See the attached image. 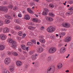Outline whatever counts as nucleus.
Masks as SVG:
<instances>
[{
    "mask_svg": "<svg viewBox=\"0 0 73 73\" xmlns=\"http://www.w3.org/2000/svg\"><path fill=\"white\" fill-rule=\"evenodd\" d=\"M54 66H52L49 67L47 70V73H54L55 70Z\"/></svg>",
    "mask_w": 73,
    "mask_h": 73,
    "instance_id": "1",
    "label": "nucleus"
},
{
    "mask_svg": "<svg viewBox=\"0 0 73 73\" xmlns=\"http://www.w3.org/2000/svg\"><path fill=\"white\" fill-rule=\"evenodd\" d=\"M55 30H56L55 28L53 27H50L48 28L47 31L49 33H52V32H54L55 31Z\"/></svg>",
    "mask_w": 73,
    "mask_h": 73,
    "instance_id": "2",
    "label": "nucleus"
},
{
    "mask_svg": "<svg viewBox=\"0 0 73 73\" xmlns=\"http://www.w3.org/2000/svg\"><path fill=\"white\" fill-rule=\"evenodd\" d=\"M11 62V60L9 58H6L4 60V63L6 65H8Z\"/></svg>",
    "mask_w": 73,
    "mask_h": 73,
    "instance_id": "3",
    "label": "nucleus"
},
{
    "mask_svg": "<svg viewBox=\"0 0 73 73\" xmlns=\"http://www.w3.org/2000/svg\"><path fill=\"white\" fill-rule=\"evenodd\" d=\"M44 38V36L42 35L39 36V41L41 43H43L45 42V40L44 39H43Z\"/></svg>",
    "mask_w": 73,
    "mask_h": 73,
    "instance_id": "4",
    "label": "nucleus"
},
{
    "mask_svg": "<svg viewBox=\"0 0 73 73\" xmlns=\"http://www.w3.org/2000/svg\"><path fill=\"white\" fill-rule=\"evenodd\" d=\"M10 46H12V48H13L14 49H16V46H17V43H16V42L15 41H13L12 43V44H10Z\"/></svg>",
    "mask_w": 73,
    "mask_h": 73,
    "instance_id": "5",
    "label": "nucleus"
},
{
    "mask_svg": "<svg viewBox=\"0 0 73 73\" xmlns=\"http://www.w3.org/2000/svg\"><path fill=\"white\" fill-rule=\"evenodd\" d=\"M71 37L68 36L64 39V42H70L71 41Z\"/></svg>",
    "mask_w": 73,
    "mask_h": 73,
    "instance_id": "6",
    "label": "nucleus"
},
{
    "mask_svg": "<svg viewBox=\"0 0 73 73\" xmlns=\"http://www.w3.org/2000/svg\"><path fill=\"white\" fill-rule=\"evenodd\" d=\"M56 51V48L55 47H52L49 50V52L50 53H54Z\"/></svg>",
    "mask_w": 73,
    "mask_h": 73,
    "instance_id": "7",
    "label": "nucleus"
},
{
    "mask_svg": "<svg viewBox=\"0 0 73 73\" xmlns=\"http://www.w3.org/2000/svg\"><path fill=\"white\" fill-rule=\"evenodd\" d=\"M36 50L38 53H41L43 51V48L41 46H39L37 49Z\"/></svg>",
    "mask_w": 73,
    "mask_h": 73,
    "instance_id": "8",
    "label": "nucleus"
},
{
    "mask_svg": "<svg viewBox=\"0 0 73 73\" xmlns=\"http://www.w3.org/2000/svg\"><path fill=\"white\" fill-rule=\"evenodd\" d=\"M3 32L4 33H8V32H9V29L7 27H5L3 29Z\"/></svg>",
    "mask_w": 73,
    "mask_h": 73,
    "instance_id": "9",
    "label": "nucleus"
},
{
    "mask_svg": "<svg viewBox=\"0 0 73 73\" xmlns=\"http://www.w3.org/2000/svg\"><path fill=\"white\" fill-rule=\"evenodd\" d=\"M66 51V48L65 47H62L60 49V52L61 53H64Z\"/></svg>",
    "mask_w": 73,
    "mask_h": 73,
    "instance_id": "10",
    "label": "nucleus"
},
{
    "mask_svg": "<svg viewBox=\"0 0 73 73\" xmlns=\"http://www.w3.org/2000/svg\"><path fill=\"white\" fill-rule=\"evenodd\" d=\"M16 64L18 66H20L22 65L23 63L20 61H17L16 62Z\"/></svg>",
    "mask_w": 73,
    "mask_h": 73,
    "instance_id": "11",
    "label": "nucleus"
},
{
    "mask_svg": "<svg viewBox=\"0 0 73 73\" xmlns=\"http://www.w3.org/2000/svg\"><path fill=\"white\" fill-rule=\"evenodd\" d=\"M0 38L1 40H5L7 38V36L5 35H2L0 36Z\"/></svg>",
    "mask_w": 73,
    "mask_h": 73,
    "instance_id": "12",
    "label": "nucleus"
},
{
    "mask_svg": "<svg viewBox=\"0 0 73 73\" xmlns=\"http://www.w3.org/2000/svg\"><path fill=\"white\" fill-rule=\"evenodd\" d=\"M63 25L64 27H66V28H68L70 27V25L68 23H65V24H63Z\"/></svg>",
    "mask_w": 73,
    "mask_h": 73,
    "instance_id": "13",
    "label": "nucleus"
},
{
    "mask_svg": "<svg viewBox=\"0 0 73 73\" xmlns=\"http://www.w3.org/2000/svg\"><path fill=\"white\" fill-rule=\"evenodd\" d=\"M10 72H12L15 69V68L12 66H11L9 67Z\"/></svg>",
    "mask_w": 73,
    "mask_h": 73,
    "instance_id": "14",
    "label": "nucleus"
},
{
    "mask_svg": "<svg viewBox=\"0 0 73 73\" xmlns=\"http://www.w3.org/2000/svg\"><path fill=\"white\" fill-rule=\"evenodd\" d=\"M38 55L37 54H35L34 55H33L31 57V59L33 60H35L36 58V57Z\"/></svg>",
    "mask_w": 73,
    "mask_h": 73,
    "instance_id": "15",
    "label": "nucleus"
},
{
    "mask_svg": "<svg viewBox=\"0 0 73 73\" xmlns=\"http://www.w3.org/2000/svg\"><path fill=\"white\" fill-rule=\"evenodd\" d=\"M46 20L48 21H52L53 19L51 17H48L46 18Z\"/></svg>",
    "mask_w": 73,
    "mask_h": 73,
    "instance_id": "16",
    "label": "nucleus"
},
{
    "mask_svg": "<svg viewBox=\"0 0 73 73\" xmlns=\"http://www.w3.org/2000/svg\"><path fill=\"white\" fill-rule=\"evenodd\" d=\"M5 48V46L3 44L0 45V50H3Z\"/></svg>",
    "mask_w": 73,
    "mask_h": 73,
    "instance_id": "17",
    "label": "nucleus"
},
{
    "mask_svg": "<svg viewBox=\"0 0 73 73\" xmlns=\"http://www.w3.org/2000/svg\"><path fill=\"white\" fill-rule=\"evenodd\" d=\"M62 64L61 63H60L59 64H58L57 66V68L58 69H61L62 67Z\"/></svg>",
    "mask_w": 73,
    "mask_h": 73,
    "instance_id": "18",
    "label": "nucleus"
},
{
    "mask_svg": "<svg viewBox=\"0 0 73 73\" xmlns=\"http://www.w3.org/2000/svg\"><path fill=\"white\" fill-rule=\"evenodd\" d=\"M59 35L60 36H62V37L64 36H65V35H66V33L64 32H62L59 33Z\"/></svg>",
    "mask_w": 73,
    "mask_h": 73,
    "instance_id": "19",
    "label": "nucleus"
},
{
    "mask_svg": "<svg viewBox=\"0 0 73 73\" xmlns=\"http://www.w3.org/2000/svg\"><path fill=\"white\" fill-rule=\"evenodd\" d=\"M15 22L16 23H17L18 24H19L21 22V20L20 19H16L15 20Z\"/></svg>",
    "mask_w": 73,
    "mask_h": 73,
    "instance_id": "20",
    "label": "nucleus"
},
{
    "mask_svg": "<svg viewBox=\"0 0 73 73\" xmlns=\"http://www.w3.org/2000/svg\"><path fill=\"white\" fill-rule=\"evenodd\" d=\"M25 19H27V20H29L30 19V17L28 15H26L25 16Z\"/></svg>",
    "mask_w": 73,
    "mask_h": 73,
    "instance_id": "21",
    "label": "nucleus"
},
{
    "mask_svg": "<svg viewBox=\"0 0 73 73\" xmlns=\"http://www.w3.org/2000/svg\"><path fill=\"white\" fill-rule=\"evenodd\" d=\"M32 21L33 22H35V23H37L38 21V20L37 19L33 18L32 19Z\"/></svg>",
    "mask_w": 73,
    "mask_h": 73,
    "instance_id": "22",
    "label": "nucleus"
},
{
    "mask_svg": "<svg viewBox=\"0 0 73 73\" xmlns=\"http://www.w3.org/2000/svg\"><path fill=\"white\" fill-rule=\"evenodd\" d=\"M9 43H10V45H11L12 44V42H13V40H12V39L9 38Z\"/></svg>",
    "mask_w": 73,
    "mask_h": 73,
    "instance_id": "23",
    "label": "nucleus"
},
{
    "mask_svg": "<svg viewBox=\"0 0 73 73\" xmlns=\"http://www.w3.org/2000/svg\"><path fill=\"white\" fill-rule=\"evenodd\" d=\"M47 61L50 62V61H52V57L50 56H49L48 57Z\"/></svg>",
    "mask_w": 73,
    "mask_h": 73,
    "instance_id": "24",
    "label": "nucleus"
},
{
    "mask_svg": "<svg viewBox=\"0 0 73 73\" xmlns=\"http://www.w3.org/2000/svg\"><path fill=\"white\" fill-rule=\"evenodd\" d=\"M3 11H5V12H7L8 11V9L6 7H3Z\"/></svg>",
    "mask_w": 73,
    "mask_h": 73,
    "instance_id": "25",
    "label": "nucleus"
},
{
    "mask_svg": "<svg viewBox=\"0 0 73 73\" xmlns=\"http://www.w3.org/2000/svg\"><path fill=\"white\" fill-rule=\"evenodd\" d=\"M18 35L20 36H23V32H22L21 31H20L18 32Z\"/></svg>",
    "mask_w": 73,
    "mask_h": 73,
    "instance_id": "26",
    "label": "nucleus"
},
{
    "mask_svg": "<svg viewBox=\"0 0 73 73\" xmlns=\"http://www.w3.org/2000/svg\"><path fill=\"white\" fill-rule=\"evenodd\" d=\"M42 15H43V16H46L48 15V13L44 11H43L42 13Z\"/></svg>",
    "mask_w": 73,
    "mask_h": 73,
    "instance_id": "27",
    "label": "nucleus"
},
{
    "mask_svg": "<svg viewBox=\"0 0 73 73\" xmlns=\"http://www.w3.org/2000/svg\"><path fill=\"white\" fill-rule=\"evenodd\" d=\"M29 29H30V30H34V29H35V28L32 26H29Z\"/></svg>",
    "mask_w": 73,
    "mask_h": 73,
    "instance_id": "28",
    "label": "nucleus"
},
{
    "mask_svg": "<svg viewBox=\"0 0 73 73\" xmlns=\"http://www.w3.org/2000/svg\"><path fill=\"white\" fill-rule=\"evenodd\" d=\"M49 15L50 16H51V17H54V14L51 13H49Z\"/></svg>",
    "mask_w": 73,
    "mask_h": 73,
    "instance_id": "29",
    "label": "nucleus"
},
{
    "mask_svg": "<svg viewBox=\"0 0 73 73\" xmlns=\"http://www.w3.org/2000/svg\"><path fill=\"white\" fill-rule=\"evenodd\" d=\"M27 11L29 12V13H33V11H32V10H31L30 9H28Z\"/></svg>",
    "mask_w": 73,
    "mask_h": 73,
    "instance_id": "30",
    "label": "nucleus"
},
{
    "mask_svg": "<svg viewBox=\"0 0 73 73\" xmlns=\"http://www.w3.org/2000/svg\"><path fill=\"white\" fill-rule=\"evenodd\" d=\"M5 16L7 19H10L11 18V17L10 16L7 15H6Z\"/></svg>",
    "mask_w": 73,
    "mask_h": 73,
    "instance_id": "31",
    "label": "nucleus"
},
{
    "mask_svg": "<svg viewBox=\"0 0 73 73\" xmlns=\"http://www.w3.org/2000/svg\"><path fill=\"white\" fill-rule=\"evenodd\" d=\"M21 47L23 49V50H25L26 48H25V46L24 45H22Z\"/></svg>",
    "mask_w": 73,
    "mask_h": 73,
    "instance_id": "32",
    "label": "nucleus"
},
{
    "mask_svg": "<svg viewBox=\"0 0 73 73\" xmlns=\"http://www.w3.org/2000/svg\"><path fill=\"white\" fill-rule=\"evenodd\" d=\"M13 56H17L18 55V54L17 53V52H14L13 53Z\"/></svg>",
    "mask_w": 73,
    "mask_h": 73,
    "instance_id": "33",
    "label": "nucleus"
},
{
    "mask_svg": "<svg viewBox=\"0 0 73 73\" xmlns=\"http://www.w3.org/2000/svg\"><path fill=\"white\" fill-rule=\"evenodd\" d=\"M5 22L7 24H9L10 23V21L7 19H5Z\"/></svg>",
    "mask_w": 73,
    "mask_h": 73,
    "instance_id": "34",
    "label": "nucleus"
},
{
    "mask_svg": "<svg viewBox=\"0 0 73 73\" xmlns=\"http://www.w3.org/2000/svg\"><path fill=\"white\" fill-rule=\"evenodd\" d=\"M49 7L50 8H54V5L53 4H50L49 5Z\"/></svg>",
    "mask_w": 73,
    "mask_h": 73,
    "instance_id": "35",
    "label": "nucleus"
},
{
    "mask_svg": "<svg viewBox=\"0 0 73 73\" xmlns=\"http://www.w3.org/2000/svg\"><path fill=\"white\" fill-rule=\"evenodd\" d=\"M15 29H16L17 30H20V29H21V28L20 27L17 26L15 27Z\"/></svg>",
    "mask_w": 73,
    "mask_h": 73,
    "instance_id": "36",
    "label": "nucleus"
},
{
    "mask_svg": "<svg viewBox=\"0 0 73 73\" xmlns=\"http://www.w3.org/2000/svg\"><path fill=\"white\" fill-rule=\"evenodd\" d=\"M31 41L34 44L36 43V40L35 39H32L31 40Z\"/></svg>",
    "mask_w": 73,
    "mask_h": 73,
    "instance_id": "37",
    "label": "nucleus"
},
{
    "mask_svg": "<svg viewBox=\"0 0 73 73\" xmlns=\"http://www.w3.org/2000/svg\"><path fill=\"white\" fill-rule=\"evenodd\" d=\"M27 45L29 46L32 45V43L31 42H29L27 43Z\"/></svg>",
    "mask_w": 73,
    "mask_h": 73,
    "instance_id": "38",
    "label": "nucleus"
},
{
    "mask_svg": "<svg viewBox=\"0 0 73 73\" xmlns=\"http://www.w3.org/2000/svg\"><path fill=\"white\" fill-rule=\"evenodd\" d=\"M3 21L0 20V26H1V25H3Z\"/></svg>",
    "mask_w": 73,
    "mask_h": 73,
    "instance_id": "39",
    "label": "nucleus"
},
{
    "mask_svg": "<svg viewBox=\"0 0 73 73\" xmlns=\"http://www.w3.org/2000/svg\"><path fill=\"white\" fill-rule=\"evenodd\" d=\"M66 15H72V11H70L69 12H67L66 13Z\"/></svg>",
    "mask_w": 73,
    "mask_h": 73,
    "instance_id": "40",
    "label": "nucleus"
},
{
    "mask_svg": "<svg viewBox=\"0 0 73 73\" xmlns=\"http://www.w3.org/2000/svg\"><path fill=\"white\" fill-rule=\"evenodd\" d=\"M44 12H46L47 13H48L49 12V10H48V9H44Z\"/></svg>",
    "mask_w": 73,
    "mask_h": 73,
    "instance_id": "41",
    "label": "nucleus"
},
{
    "mask_svg": "<svg viewBox=\"0 0 73 73\" xmlns=\"http://www.w3.org/2000/svg\"><path fill=\"white\" fill-rule=\"evenodd\" d=\"M7 7H8L9 8V9L11 8V9H12V8H13V5H9Z\"/></svg>",
    "mask_w": 73,
    "mask_h": 73,
    "instance_id": "42",
    "label": "nucleus"
},
{
    "mask_svg": "<svg viewBox=\"0 0 73 73\" xmlns=\"http://www.w3.org/2000/svg\"><path fill=\"white\" fill-rule=\"evenodd\" d=\"M13 9L14 10V11H17V10L18 9V8L17 7L15 6L14 7Z\"/></svg>",
    "mask_w": 73,
    "mask_h": 73,
    "instance_id": "43",
    "label": "nucleus"
},
{
    "mask_svg": "<svg viewBox=\"0 0 73 73\" xmlns=\"http://www.w3.org/2000/svg\"><path fill=\"white\" fill-rule=\"evenodd\" d=\"M68 9L70 11H73V6L72 7H70Z\"/></svg>",
    "mask_w": 73,
    "mask_h": 73,
    "instance_id": "44",
    "label": "nucleus"
},
{
    "mask_svg": "<svg viewBox=\"0 0 73 73\" xmlns=\"http://www.w3.org/2000/svg\"><path fill=\"white\" fill-rule=\"evenodd\" d=\"M29 4L30 5H35V4L33 2H32L31 3H29Z\"/></svg>",
    "mask_w": 73,
    "mask_h": 73,
    "instance_id": "45",
    "label": "nucleus"
},
{
    "mask_svg": "<svg viewBox=\"0 0 73 73\" xmlns=\"http://www.w3.org/2000/svg\"><path fill=\"white\" fill-rule=\"evenodd\" d=\"M18 16L19 17H22V15H21V13H19L18 15Z\"/></svg>",
    "mask_w": 73,
    "mask_h": 73,
    "instance_id": "46",
    "label": "nucleus"
},
{
    "mask_svg": "<svg viewBox=\"0 0 73 73\" xmlns=\"http://www.w3.org/2000/svg\"><path fill=\"white\" fill-rule=\"evenodd\" d=\"M7 54L8 55H10L11 54V53L10 51H7Z\"/></svg>",
    "mask_w": 73,
    "mask_h": 73,
    "instance_id": "47",
    "label": "nucleus"
},
{
    "mask_svg": "<svg viewBox=\"0 0 73 73\" xmlns=\"http://www.w3.org/2000/svg\"><path fill=\"white\" fill-rule=\"evenodd\" d=\"M40 58H42V59H43L45 57V56H43L42 55H40Z\"/></svg>",
    "mask_w": 73,
    "mask_h": 73,
    "instance_id": "48",
    "label": "nucleus"
},
{
    "mask_svg": "<svg viewBox=\"0 0 73 73\" xmlns=\"http://www.w3.org/2000/svg\"><path fill=\"white\" fill-rule=\"evenodd\" d=\"M69 4H73V1H69Z\"/></svg>",
    "mask_w": 73,
    "mask_h": 73,
    "instance_id": "49",
    "label": "nucleus"
},
{
    "mask_svg": "<svg viewBox=\"0 0 73 73\" xmlns=\"http://www.w3.org/2000/svg\"><path fill=\"white\" fill-rule=\"evenodd\" d=\"M3 7L0 6V11H3Z\"/></svg>",
    "mask_w": 73,
    "mask_h": 73,
    "instance_id": "50",
    "label": "nucleus"
},
{
    "mask_svg": "<svg viewBox=\"0 0 73 73\" xmlns=\"http://www.w3.org/2000/svg\"><path fill=\"white\" fill-rule=\"evenodd\" d=\"M23 35L22 36V38H24V37H25V36H26V34H23Z\"/></svg>",
    "mask_w": 73,
    "mask_h": 73,
    "instance_id": "51",
    "label": "nucleus"
},
{
    "mask_svg": "<svg viewBox=\"0 0 73 73\" xmlns=\"http://www.w3.org/2000/svg\"><path fill=\"white\" fill-rule=\"evenodd\" d=\"M17 38L18 40H21V38L19 36L17 37Z\"/></svg>",
    "mask_w": 73,
    "mask_h": 73,
    "instance_id": "52",
    "label": "nucleus"
},
{
    "mask_svg": "<svg viewBox=\"0 0 73 73\" xmlns=\"http://www.w3.org/2000/svg\"><path fill=\"white\" fill-rule=\"evenodd\" d=\"M7 2L6 1H3V3L4 4H7Z\"/></svg>",
    "mask_w": 73,
    "mask_h": 73,
    "instance_id": "53",
    "label": "nucleus"
},
{
    "mask_svg": "<svg viewBox=\"0 0 73 73\" xmlns=\"http://www.w3.org/2000/svg\"><path fill=\"white\" fill-rule=\"evenodd\" d=\"M30 36H34V34L33 33H30Z\"/></svg>",
    "mask_w": 73,
    "mask_h": 73,
    "instance_id": "54",
    "label": "nucleus"
},
{
    "mask_svg": "<svg viewBox=\"0 0 73 73\" xmlns=\"http://www.w3.org/2000/svg\"><path fill=\"white\" fill-rule=\"evenodd\" d=\"M46 1L48 2H51L52 1V0H46Z\"/></svg>",
    "mask_w": 73,
    "mask_h": 73,
    "instance_id": "55",
    "label": "nucleus"
},
{
    "mask_svg": "<svg viewBox=\"0 0 73 73\" xmlns=\"http://www.w3.org/2000/svg\"><path fill=\"white\" fill-rule=\"evenodd\" d=\"M33 52L32 51H30V54H33Z\"/></svg>",
    "mask_w": 73,
    "mask_h": 73,
    "instance_id": "56",
    "label": "nucleus"
},
{
    "mask_svg": "<svg viewBox=\"0 0 73 73\" xmlns=\"http://www.w3.org/2000/svg\"><path fill=\"white\" fill-rule=\"evenodd\" d=\"M44 29V27L43 26L41 27V30H43V29Z\"/></svg>",
    "mask_w": 73,
    "mask_h": 73,
    "instance_id": "57",
    "label": "nucleus"
},
{
    "mask_svg": "<svg viewBox=\"0 0 73 73\" xmlns=\"http://www.w3.org/2000/svg\"><path fill=\"white\" fill-rule=\"evenodd\" d=\"M71 48H73V43H72L70 46Z\"/></svg>",
    "mask_w": 73,
    "mask_h": 73,
    "instance_id": "58",
    "label": "nucleus"
},
{
    "mask_svg": "<svg viewBox=\"0 0 73 73\" xmlns=\"http://www.w3.org/2000/svg\"><path fill=\"white\" fill-rule=\"evenodd\" d=\"M18 50H19V52H21V51H22L21 49V48H18Z\"/></svg>",
    "mask_w": 73,
    "mask_h": 73,
    "instance_id": "59",
    "label": "nucleus"
},
{
    "mask_svg": "<svg viewBox=\"0 0 73 73\" xmlns=\"http://www.w3.org/2000/svg\"><path fill=\"white\" fill-rule=\"evenodd\" d=\"M25 68H28V65L27 64H25Z\"/></svg>",
    "mask_w": 73,
    "mask_h": 73,
    "instance_id": "60",
    "label": "nucleus"
},
{
    "mask_svg": "<svg viewBox=\"0 0 73 73\" xmlns=\"http://www.w3.org/2000/svg\"><path fill=\"white\" fill-rule=\"evenodd\" d=\"M62 31H66V29H62Z\"/></svg>",
    "mask_w": 73,
    "mask_h": 73,
    "instance_id": "61",
    "label": "nucleus"
},
{
    "mask_svg": "<svg viewBox=\"0 0 73 73\" xmlns=\"http://www.w3.org/2000/svg\"><path fill=\"white\" fill-rule=\"evenodd\" d=\"M11 33H12L13 34H15V31H11Z\"/></svg>",
    "mask_w": 73,
    "mask_h": 73,
    "instance_id": "62",
    "label": "nucleus"
},
{
    "mask_svg": "<svg viewBox=\"0 0 73 73\" xmlns=\"http://www.w3.org/2000/svg\"><path fill=\"white\" fill-rule=\"evenodd\" d=\"M1 57H4L5 56V54H3L1 56Z\"/></svg>",
    "mask_w": 73,
    "mask_h": 73,
    "instance_id": "63",
    "label": "nucleus"
},
{
    "mask_svg": "<svg viewBox=\"0 0 73 73\" xmlns=\"http://www.w3.org/2000/svg\"><path fill=\"white\" fill-rule=\"evenodd\" d=\"M23 53L24 54H27V52L25 51H24L23 52Z\"/></svg>",
    "mask_w": 73,
    "mask_h": 73,
    "instance_id": "64",
    "label": "nucleus"
}]
</instances>
